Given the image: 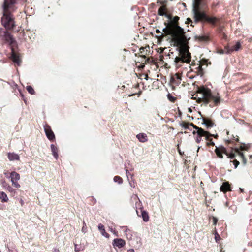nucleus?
I'll use <instances>...</instances> for the list:
<instances>
[{
	"label": "nucleus",
	"instance_id": "nucleus-50",
	"mask_svg": "<svg viewBox=\"0 0 252 252\" xmlns=\"http://www.w3.org/2000/svg\"><path fill=\"white\" fill-rule=\"evenodd\" d=\"M234 156H231V157H230V158H231V159H232V158H234Z\"/></svg>",
	"mask_w": 252,
	"mask_h": 252
},
{
	"label": "nucleus",
	"instance_id": "nucleus-11",
	"mask_svg": "<svg viewBox=\"0 0 252 252\" xmlns=\"http://www.w3.org/2000/svg\"><path fill=\"white\" fill-rule=\"evenodd\" d=\"M126 243L125 240L121 238L114 239L113 241V245L115 247H117L119 248H121L124 247Z\"/></svg>",
	"mask_w": 252,
	"mask_h": 252
},
{
	"label": "nucleus",
	"instance_id": "nucleus-33",
	"mask_svg": "<svg viewBox=\"0 0 252 252\" xmlns=\"http://www.w3.org/2000/svg\"><path fill=\"white\" fill-rule=\"evenodd\" d=\"M167 97H168V99L170 101H171V102H174L175 100V98L174 97H173V96H172L169 94L167 95Z\"/></svg>",
	"mask_w": 252,
	"mask_h": 252
},
{
	"label": "nucleus",
	"instance_id": "nucleus-19",
	"mask_svg": "<svg viewBox=\"0 0 252 252\" xmlns=\"http://www.w3.org/2000/svg\"><path fill=\"white\" fill-rule=\"evenodd\" d=\"M8 158L10 161L19 160L20 159L19 156L14 153H9L8 154Z\"/></svg>",
	"mask_w": 252,
	"mask_h": 252
},
{
	"label": "nucleus",
	"instance_id": "nucleus-25",
	"mask_svg": "<svg viewBox=\"0 0 252 252\" xmlns=\"http://www.w3.org/2000/svg\"><path fill=\"white\" fill-rule=\"evenodd\" d=\"M165 11V7L164 6H162L158 9V13L160 16H164L166 13Z\"/></svg>",
	"mask_w": 252,
	"mask_h": 252
},
{
	"label": "nucleus",
	"instance_id": "nucleus-57",
	"mask_svg": "<svg viewBox=\"0 0 252 252\" xmlns=\"http://www.w3.org/2000/svg\"><path fill=\"white\" fill-rule=\"evenodd\" d=\"M22 203H23V201H22V200H21V204H22Z\"/></svg>",
	"mask_w": 252,
	"mask_h": 252
},
{
	"label": "nucleus",
	"instance_id": "nucleus-45",
	"mask_svg": "<svg viewBox=\"0 0 252 252\" xmlns=\"http://www.w3.org/2000/svg\"><path fill=\"white\" fill-rule=\"evenodd\" d=\"M211 135H212V136H214L215 138H217L218 137L217 135H214L213 134H211ZM210 137H211V136H210Z\"/></svg>",
	"mask_w": 252,
	"mask_h": 252
},
{
	"label": "nucleus",
	"instance_id": "nucleus-51",
	"mask_svg": "<svg viewBox=\"0 0 252 252\" xmlns=\"http://www.w3.org/2000/svg\"><path fill=\"white\" fill-rule=\"evenodd\" d=\"M193 77H192V76L189 77V79H193Z\"/></svg>",
	"mask_w": 252,
	"mask_h": 252
},
{
	"label": "nucleus",
	"instance_id": "nucleus-43",
	"mask_svg": "<svg viewBox=\"0 0 252 252\" xmlns=\"http://www.w3.org/2000/svg\"><path fill=\"white\" fill-rule=\"evenodd\" d=\"M127 252H134V251L133 249H130L127 251Z\"/></svg>",
	"mask_w": 252,
	"mask_h": 252
},
{
	"label": "nucleus",
	"instance_id": "nucleus-58",
	"mask_svg": "<svg viewBox=\"0 0 252 252\" xmlns=\"http://www.w3.org/2000/svg\"><path fill=\"white\" fill-rule=\"evenodd\" d=\"M183 6H185V3H183Z\"/></svg>",
	"mask_w": 252,
	"mask_h": 252
},
{
	"label": "nucleus",
	"instance_id": "nucleus-13",
	"mask_svg": "<svg viewBox=\"0 0 252 252\" xmlns=\"http://www.w3.org/2000/svg\"><path fill=\"white\" fill-rule=\"evenodd\" d=\"M189 126H192L195 129L197 130V131H193L192 133L193 134H197V135H200L205 133V130L202 128L199 127L196 125H194L193 123H188Z\"/></svg>",
	"mask_w": 252,
	"mask_h": 252
},
{
	"label": "nucleus",
	"instance_id": "nucleus-24",
	"mask_svg": "<svg viewBox=\"0 0 252 252\" xmlns=\"http://www.w3.org/2000/svg\"><path fill=\"white\" fill-rule=\"evenodd\" d=\"M141 216L143 219V220L145 222H147L149 220V215H148V214L147 211H142Z\"/></svg>",
	"mask_w": 252,
	"mask_h": 252
},
{
	"label": "nucleus",
	"instance_id": "nucleus-31",
	"mask_svg": "<svg viewBox=\"0 0 252 252\" xmlns=\"http://www.w3.org/2000/svg\"><path fill=\"white\" fill-rule=\"evenodd\" d=\"M18 181L11 182L13 186L16 188H20V185L17 182Z\"/></svg>",
	"mask_w": 252,
	"mask_h": 252
},
{
	"label": "nucleus",
	"instance_id": "nucleus-36",
	"mask_svg": "<svg viewBox=\"0 0 252 252\" xmlns=\"http://www.w3.org/2000/svg\"><path fill=\"white\" fill-rule=\"evenodd\" d=\"M75 251L76 252H79L81 251V247L77 244H75Z\"/></svg>",
	"mask_w": 252,
	"mask_h": 252
},
{
	"label": "nucleus",
	"instance_id": "nucleus-20",
	"mask_svg": "<svg viewBox=\"0 0 252 252\" xmlns=\"http://www.w3.org/2000/svg\"><path fill=\"white\" fill-rule=\"evenodd\" d=\"M98 228L99 230L101 232V233L103 236H104V237H105L106 238L109 237V235L107 232H106L105 229H104V226L103 224H102L101 223L99 224L98 226Z\"/></svg>",
	"mask_w": 252,
	"mask_h": 252
},
{
	"label": "nucleus",
	"instance_id": "nucleus-49",
	"mask_svg": "<svg viewBox=\"0 0 252 252\" xmlns=\"http://www.w3.org/2000/svg\"><path fill=\"white\" fill-rule=\"evenodd\" d=\"M18 91H19V92L21 94V95L23 97V94H21V93L20 92V91L19 89H18Z\"/></svg>",
	"mask_w": 252,
	"mask_h": 252
},
{
	"label": "nucleus",
	"instance_id": "nucleus-48",
	"mask_svg": "<svg viewBox=\"0 0 252 252\" xmlns=\"http://www.w3.org/2000/svg\"><path fill=\"white\" fill-rule=\"evenodd\" d=\"M129 184H130V185L131 187H133V188L135 187L134 186H133V184H132L131 183H129Z\"/></svg>",
	"mask_w": 252,
	"mask_h": 252
},
{
	"label": "nucleus",
	"instance_id": "nucleus-42",
	"mask_svg": "<svg viewBox=\"0 0 252 252\" xmlns=\"http://www.w3.org/2000/svg\"><path fill=\"white\" fill-rule=\"evenodd\" d=\"M8 251L9 252H18L16 250H11L10 249L8 248Z\"/></svg>",
	"mask_w": 252,
	"mask_h": 252
},
{
	"label": "nucleus",
	"instance_id": "nucleus-2",
	"mask_svg": "<svg viewBox=\"0 0 252 252\" xmlns=\"http://www.w3.org/2000/svg\"><path fill=\"white\" fill-rule=\"evenodd\" d=\"M179 17L175 16L169 24V29L172 34L173 41L176 46H181L185 44L187 37L185 35V32L183 28L179 26L178 21Z\"/></svg>",
	"mask_w": 252,
	"mask_h": 252
},
{
	"label": "nucleus",
	"instance_id": "nucleus-52",
	"mask_svg": "<svg viewBox=\"0 0 252 252\" xmlns=\"http://www.w3.org/2000/svg\"><path fill=\"white\" fill-rule=\"evenodd\" d=\"M176 80H174V79H173V80H170V81H172V82H174Z\"/></svg>",
	"mask_w": 252,
	"mask_h": 252
},
{
	"label": "nucleus",
	"instance_id": "nucleus-29",
	"mask_svg": "<svg viewBox=\"0 0 252 252\" xmlns=\"http://www.w3.org/2000/svg\"><path fill=\"white\" fill-rule=\"evenodd\" d=\"M26 89H27V90L28 91V92L30 94H34V89L32 88V86H27Z\"/></svg>",
	"mask_w": 252,
	"mask_h": 252
},
{
	"label": "nucleus",
	"instance_id": "nucleus-55",
	"mask_svg": "<svg viewBox=\"0 0 252 252\" xmlns=\"http://www.w3.org/2000/svg\"><path fill=\"white\" fill-rule=\"evenodd\" d=\"M199 149H200V147H198V149H197V152L199 151Z\"/></svg>",
	"mask_w": 252,
	"mask_h": 252
},
{
	"label": "nucleus",
	"instance_id": "nucleus-7",
	"mask_svg": "<svg viewBox=\"0 0 252 252\" xmlns=\"http://www.w3.org/2000/svg\"><path fill=\"white\" fill-rule=\"evenodd\" d=\"M11 54L10 58L12 61L17 64L18 66L21 65V60L19 58V54L16 53L12 47L11 48Z\"/></svg>",
	"mask_w": 252,
	"mask_h": 252
},
{
	"label": "nucleus",
	"instance_id": "nucleus-38",
	"mask_svg": "<svg viewBox=\"0 0 252 252\" xmlns=\"http://www.w3.org/2000/svg\"><path fill=\"white\" fill-rule=\"evenodd\" d=\"M193 22H192V20L189 18H188L187 19V21H186V23L187 24H191V26H194L193 25H192V23Z\"/></svg>",
	"mask_w": 252,
	"mask_h": 252
},
{
	"label": "nucleus",
	"instance_id": "nucleus-35",
	"mask_svg": "<svg viewBox=\"0 0 252 252\" xmlns=\"http://www.w3.org/2000/svg\"><path fill=\"white\" fill-rule=\"evenodd\" d=\"M207 140L209 141V142L207 143V145L208 146H209V145L214 146L215 145V143L212 141V139H209V137L208 140Z\"/></svg>",
	"mask_w": 252,
	"mask_h": 252
},
{
	"label": "nucleus",
	"instance_id": "nucleus-30",
	"mask_svg": "<svg viewBox=\"0 0 252 252\" xmlns=\"http://www.w3.org/2000/svg\"><path fill=\"white\" fill-rule=\"evenodd\" d=\"M233 140H235L236 141L238 142V141H239L238 137L237 135L235 137L233 136V138L232 139L227 140L226 141V142L229 144L231 142H233Z\"/></svg>",
	"mask_w": 252,
	"mask_h": 252
},
{
	"label": "nucleus",
	"instance_id": "nucleus-18",
	"mask_svg": "<svg viewBox=\"0 0 252 252\" xmlns=\"http://www.w3.org/2000/svg\"><path fill=\"white\" fill-rule=\"evenodd\" d=\"M210 136H212L211 134H210L209 132L205 131V133L200 135H197L196 138V142L197 143H199L201 141V137L202 136L205 137L206 140H208V138L210 137Z\"/></svg>",
	"mask_w": 252,
	"mask_h": 252
},
{
	"label": "nucleus",
	"instance_id": "nucleus-59",
	"mask_svg": "<svg viewBox=\"0 0 252 252\" xmlns=\"http://www.w3.org/2000/svg\"><path fill=\"white\" fill-rule=\"evenodd\" d=\"M15 87H17V84H15Z\"/></svg>",
	"mask_w": 252,
	"mask_h": 252
},
{
	"label": "nucleus",
	"instance_id": "nucleus-8",
	"mask_svg": "<svg viewBox=\"0 0 252 252\" xmlns=\"http://www.w3.org/2000/svg\"><path fill=\"white\" fill-rule=\"evenodd\" d=\"M44 130L46 135L49 140L52 141L55 139V135L50 126H46L44 127Z\"/></svg>",
	"mask_w": 252,
	"mask_h": 252
},
{
	"label": "nucleus",
	"instance_id": "nucleus-46",
	"mask_svg": "<svg viewBox=\"0 0 252 252\" xmlns=\"http://www.w3.org/2000/svg\"><path fill=\"white\" fill-rule=\"evenodd\" d=\"M240 190L241 192H244V189H243L240 188Z\"/></svg>",
	"mask_w": 252,
	"mask_h": 252
},
{
	"label": "nucleus",
	"instance_id": "nucleus-1",
	"mask_svg": "<svg viewBox=\"0 0 252 252\" xmlns=\"http://www.w3.org/2000/svg\"><path fill=\"white\" fill-rule=\"evenodd\" d=\"M18 0H4L3 4V16L1 18L2 25L7 30H11L15 26L12 13L15 11L17 7L16 4Z\"/></svg>",
	"mask_w": 252,
	"mask_h": 252
},
{
	"label": "nucleus",
	"instance_id": "nucleus-12",
	"mask_svg": "<svg viewBox=\"0 0 252 252\" xmlns=\"http://www.w3.org/2000/svg\"><path fill=\"white\" fill-rule=\"evenodd\" d=\"M241 46V45L240 43L239 42H237L234 46H233L231 47H226V52L227 54H230L234 51H237L240 48Z\"/></svg>",
	"mask_w": 252,
	"mask_h": 252
},
{
	"label": "nucleus",
	"instance_id": "nucleus-26",
	"mask_svg": "<svg viewBox=\"0 0 252 252\" xmlns=\"http://www.w3.org/2000/svg\"><path fill=\"white\" fill-rule=\"evenodd\" d=\"M166 25V27L163 29V31L165 32H167L168 34H170L172 36V33L169 29V24H168L166 25V23H165Z\"/></svg>",
	"mask_w": 252,
	"mask_h": 252
},
{
	"label": "nucleus",
	"instance_id": "nucleus-10",
	"mask_svg": "<svg viewBox=\"0 0 252 252\" xmlns=\"http://www.w3.org/2000/svg\"><path fill=\"white\" fill-rule=\"evenodd\" d=\"M0 185L2 187V188L6 190H7L9 192L11 193H15V190L10 186L9 185L4 179H2L0 181Z\"/></svg>",
	"mask_w": 252,
	"mask_h": 252
},
{
	"label": "nucleus",
	"instance_id": "nucleus-32",
	"mask_svg": "<svg viewBox=\"0 0 252 252\" xmlns=\"http://www.w3.org/2000/svg\"><path fill=\"white\" fill-rule=\"evenodd\" d=\"M83 227L82 228V231L83 233H85L87 231V227L86 224L84 221H83Z\"/></svg>",
	"mask_w": 252,
	"mask_h": 252
},
{
	"label": "nucleus",
	"instance_id": "nucleus-27",
	"mask_svg": "<svg viewBox=\"0 0 252 252\" xmlns=\"http://www.w3.org/2000/svg\"><path fill=\"white\" fill-rule=\"evenodd\" d=\"M114 181L115 182H117L118 184H121L123 183V179L122 178L118 176H116L114 177Z\"/></svg>",
	"mask_w": 252,
	"mask_h": 252
},
{
	"label": "nucleus",
	"instance_id": "nucleus-21",
	"mask_svg": "<svg viewBox=\"0 0 252 252\" xmlns=\"http://www.w3.org/2000/svg\"><path fill=\"white\" fill-rule=\"evenodd\" d=\"M136 137L141 142H145L147 141V135L145 133H139L136 135Z\"/></svg>",
	"mask_w": 252,
	"mask_h": 252
},
{
	"label": "nucleus",
	"instance_id": "nucleus-6",
	"mask_svg": "<svg viewBox=\"0 0 252 252\" xmlns=\"http://www.w3.org/2000/svg\"><path fill=\"white\" fill-rule=\"evenodd\" d=\"M0 36L2 37L3 40L6 42L8 43L10 46H12L14 43L16 42L15 40L13 37L12 35L7 31H4Z\"/></svg>",
	"mask_w": 252,
	"mask_h": 252
},
{
	"label": "nucleus",
	"instance_id": "nucleus-15",
	"mask_svg": "<svg viewBox=\"0 0 252 252\" xmlns=\"http://www.w3.org/2000/svg\"><path fill=\"white\" fill-rule=\"evenodd\" d=\"M202 120L203 121L202 124L205 125L207 128L212 127L215 125V124L209 119L203 117Z\"/></svg>",
	"mask_w": 252,
	"mask_h": 252
},
{
	"label": "nucleus",
	"instance_id": "nucleus-56",
	"mask_svg": "<svg viewBox=\"0 0 252 252\" xmlns=\"http://www.w3.org/2000/svg\"><path fill=\"white\" fill-rule=\"evenodd\" d=\"M177 79H181L179 77H177Z\"/></svg>",
	"mask_w": 252,
	"mask_h": 252
},
{
	"label": "nucleus",
	"instance_id": "nucleus-44",
	"mask_svg": "<svg viewBox=\"0 0 252 252\" xmlns=\"http://www.w3.org/2000/svg\"><path fill=\"white\" fill-rule=\"evenodd\" d=\"M59 252V250L58 249H55L54 250V252Z\"/></svg>",
	"mask_w": 252,
	"mask_h": 252
},
{
	"label": "nucleus",
	"instance_id": "nucleus-28",
	"mask_svg": "<svg viewBox=\"0 0 252 252\" xmlns=\"http://www.w3.org/2000/svg\"><path fill=\"white\" fill-rule=\"evenodd\" d=\"M180 125L182 127H184L185 129H189V124H188V123H186V122H183L181 123H180Z\"/></svg>",
	"mask_w": 252,
	"mask_h": 252
},
{
	"label": "nucleus",
	"instance_id": "nucleus-47",
	"mask_svg": "<svg viewBox=\"0 0 252 252\" xmlns=\"http://www.w3.org/2000/svg\"><path fill=\"white\" fill-rule=\"evenodd\" d=\"M129 184H130V185L131 187H133V188L135 187L134 186H133V184H132L131 183H129Z\"/></svg>",
	"mask_w": 252,
	"mask_h": 252
},
{
	"label": "nucleus",
	"instance_id": "nucleus-3",
	"mask_svg": "<svg viewBox=\"0 0 252 252\" xmlns=\"http://www.w3.org/2000/svg\"><path fill=\"white\" fill-rule=\"evenodd\" d=\"M197 93L201 94V97L197 99V94H194L192 97V99H197L198 102H202L208 104L211 100H213L215 105L220 103V97L217 94V95H213L210 89L202 86L200 87H197Z\"/></svg>",
	"mask_w": 252,
	"mask_h": 252
},
{
	"label": "nucleus",
	"instance_id": "nucleus-23",
	"mask_svg": "<svg viewBox=\"0 0 252 252\" xmlns=\"http://www.w3.org/2000/svg\"><path fill=\"white\" fill-rule=\"evenodd\" d=\"M0 200L2 202H7L8 201L7 194L3 191L0 192Z\"/></svg>",
	"mask_w": 252,
	"mask_h": 252
},
{
	"label": "nucleus",
	"instance_id": "nucleus-54",
	"mask_svg": "<svg viewBox=\"0 0 252 252\" xmlns=\"http://www.w3.org/2000/svg\"><path fill=\"white\" fill-rule=\"evenodd\" d=\"M189 112H191V109L190 108H189Z\"/></svg>",
	"mask_w": 252,
	"mask_h": 252
},
{
	"label": "nucleus",
	"instance_id": "nucleus-39",
	"mask_svg": "<svg viewBox=\"0 0 252 252\" xmlns=\"http://www.w3.org/2000/svg\"><path fill=\"white\" fill-rule=\"evenodd\" d=\"M233 164L235 166V168H236L237 167V166H238V165L239 164V162L238 160L235 159L233 161Z\"/></svg>",
	"mask_w": 252,
	"mask_h": 252
},
{
	"label": "nucleus",
	"instance_id": "nucleus-9",
	"mask_svg": "<svg viewBox=\"0 0 252 252\" xmlns=\"http://www.w3.org/2000/svg\"><path fill=\"white\" fill-rule=\"evenodd\" d=\"M245 145L241 146L240 150H247L248 148H245ZM235 152L241 157L242 159V162L244 165L247 164V160L244 156V154L240 151V149L237 148L235 149Z\"/></svg>",
	"mask_w": 252,
	"mask_h": 252
},
{
	"label": "nucleus",
	"instance_id": "nucleus-34",
	"mask_svg": "<svg viewBox=\"0 0 252 252\" xmlns=\"http://www.w3.org/2000/svg\"><path fill=\"white\" fill-rule=\"evenodd\" d=\"M215 240L217 242H218V241L220 239V235L217 233L216 231H215Z\"/></svg>",
	"mask_w": 252,
	"mask_h": 252
},
{
	"label": "nucleus",
	"instance_id": "nucleus-40",
	"mask_svg": "<svg viewBox=\"0 0 252 252\" xmlns=\"http://www.w3.org/2000/svg\"><path fill=\"white\" fill-rule=\"evenodd\" d=\"M213 224L216 225L217 224V222L218 221V219L217 218L215 217H213Z\"/></svg>",
	"mask_w": 252,
	"mask_h": 252
},
{
	"label": "nucleus",
	"instance_id": "nucleus-53",
	"mask_svg": "<svg viewBox=\"0 0 252 252\" xmlns=\"http://www.w3.org/2000/svg\"><path fill=\"white\" fill-rule=\"evenodd\" d=\"M144 79H148V76H146L145 77V78H144Z\"/></svg>",
	"mask_w": 252,
	"mask_h": 252
},
{
	"label": "nucleus",
	"instance_id": "nucleus-22",
	"mask_svg": "<svg viewBox=\"0 0 252 252\" xmlns=\"http://www.w3.org/2000/svg\"><path fill=\"white\" fill-rule=\"evenodd\" d=\"M51 149L53 156L57 159L58 158V148L54 144H51Z\"/></svg>",
	"mask_w": 252,
	"mask_h": 252
},
{
	"label": "nucleus",
	"instance_id": "nucleus-16",
	"mask_svg": "<svg viewBox=\"0 0 252 252\" xmlns=\"http://www.w3.org/2000/svg\"><path fill=\"white\" fill-rule=\"evenodd\" d=\"M11 179V182L18 181L20 179V174L15 171H12L10 173V176L8 177Z\"/></svg>",
	"mask_w": 252,
	"mask_h": 252
},
{
	"label": "nucleus",
	"instance_id": "nucleus-41",
	"mask_svg": "<svg viewBox=\"0 0 252 252\" xmlns=\"http://www.w3.org/2000/svg\"><path fill=\"white\" fill-rule=\"evenodd\" d=\"M156 32L157 33H161V36H162L163 35V33H161L159 29H156Z\"/></svg>",
	"mask_w": 252,
	"mask_h": 252
},
{
	"label": "nucleus",
	"instance_id": "nucleus-37",
	"mask_svg": "<svg viewBox=\"0 0 252 252\" xmlns=\"http://www.w3.org/2000/svg\"><path fill=\"white\" fill-rule=\"evenodd\" d=\"M164 16H165L166 18H167L169 20V23H170L171 20H172V16L168 14V13H166L165 15H164Z\"/></svg>",
	"mask_w": 252,
	"mask_h": 252
},
{
	"label": "nucleus",
	"instance_id": "nucleus-14",
	"mask_svg": "<svg viewBox=\"0 0 252 252\" xmlns=\"http://www.w3.org/2000/svg\"><path fill=\"white\" fill-rule=\"evenodd\" d=\"M215 152L216 155H217V156L219 158H223V155H222L223 153L226 154V149L223 147H219V148L216 147V149L215 150Z\"/></svg>",
	"mask_w": 252,
	"mask_h": 252
},
{
	"label": "nucleus",
	"instance_id": "nucleus-60",
	"mask_svg": "<svg viewBox=\"0 0 252 252\" xmlns=\"http://www.w3.org/2000/svg\"><path fill=\"white\" fill-rule=\"evenodd\" d=\"M199 114H200L201 116H202L201 113L200 112L199 113Z\"/></svg>",
	"mask_w": 252,
	"mask_h": 252
},
{
	"label": "nucleus",
	"instance_id": "nucleus-17",
	"mask_svg": "<svg viewBox=\"0 0 252 252\" xmlns=\"http://www.w3.org/2000/svg\"><path fill=\"white\" fill-rule=\"evenodd\" d=\"M220 190L221 191L225 192L226 191H231L230 186L228 182H224L222 186L220 187Z\"/></svg>",
	"mask_w": 252,
	"mask_h": 252
},
{
	"label": "nucleus",
	"instance_id": "nucleus-4",
	"mask_svg": "<svg viewBox=\"0 0 252 252\" xmlns=\"http://www.w3.org/2000/svg\"><path fill=\"white\" fill-rule=\"evenodd\" d=\"M201 0H194L193 13L194 14V23H197L199 21H204L215 25L218 19L214 17H209L200 9V5Z\"/></svg>",
	"mask_w": 252,
	"mask_h": 252
},
{
	"label": "nucleus",
	"instance_id": "nucleus-5",
	"mask_svg": "<svg viewBox=\"0 0 252 252\" xmlns=\"http://www.w3.org/2000/svg\"><path fill=\"white\" fill-rule=\"evenodd\" d=\"M185 42H186V40ZM185 44L186 42H185L184 44L182 45L184 47L179 49L180 57L176 56L174 60V64L177 67L181 66L183 63H189L191 61V54L188 49L185 47ZM180 46H182V45Z\"/></svg>",
	"mask_w": 252,
	"mask_h": 252
}]
</instances>
